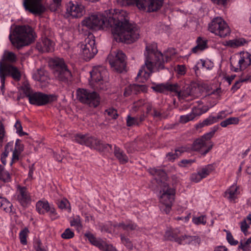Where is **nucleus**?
<instances>
[{
  "label": "nucleus",
  "instance_id": "1",
  "mask_svg": "<svg viewBox=\"0 0 251 251\" xmlns=\"http://www.w3.org/2000/svg\"><path fill=\"white\" fill-rule=\"evenodd\" d=\"M82 25L89 29H100L110 27L117 42L130 44L139 38V30L135 25L129 23L128 14L123 10H111L106 17L102 13H94L82 21Z\"/></svg>",
  "mask_w": 251,
  "mask_h": 251
},
{
  "label": "nucleus",
  "instance_id": "2",
  "mask_svg": "<svg viewBox=\"0 0 251 251\" xmlns=\"http://www.w3.org/2000/svg\"><path fill=\"white\" fill-rule=\"evenodd\" d=\"M155 44H147L146 47L145 64L139 70L137 76L148 77L151 74L159 71L165 68V62H168L171 58L168 52L163 54L156 50Z\"/></svg>",
  "mask_w": 251,
  "mask_h": 251
},
{
  "label": "nucleus",
  "instance_id": "3",
  "mask_svg": "<svg viewBox=\"0 0 251 251\" xmlns=\"http://www.w3.org/2000/svg\"><path fill=\"white\" fill-rule=\"evenodd\" d=\"M36 37L33 29L28 25L17 26L9 35L12 44L18 49L30 44Z\"/></svg>",
  "mask_w": 251,
  "mask_h": 251
},
{
  "label": "nucleus",
  "instance_id": "4",
  "mask_svg": "<svg viewBox=\"0 0 251 251\" xmlns=\"http://www.w3.org/2000/svg\"><path fill=\"white\" fill-rule=\"evenodd\" d=\"M219 126H215L211 128L209 132L196 139L192 145V150L195 151H201V154L203 155L207 154L214 146V143L209 140L214 136Z\"/></svg>",
  "mask_w": 251,
  "mask_h": 251
},
{
  "label": "nucleus",
  "instance_id": "5",
  "mask_svg": "<svg viewBox=\"0 0 251 251\" xmlns=\"http://www.w3.org/2000/svg\"><path fill=\"white\" fill-rule=\"evenodd\" d=\"M92 83L96 89L105 90L108 87V72L103 66H98L93 68L90 72Z\"/></svg>",
  "mask_w": 251,
  "mask_h": 251
},
{
  "label": "nucleus",
  "instance_id": "6",
  "mask_svg": "<svg viewBox=\"0 0 251 251\" xmlns=\"http://www.w3.org/2000/svg\"><path fill=\"white\" fill-rule=\"evenodd\" d=\"M52 65L53 74L56 79L65 83L71 80L72 73L62 58L54 59L52 60Z\"/></svg>",
  "mask_w": 251,
  "mask_h": 251
},
{
  "label": "nucleus",
  "instance_id": "7",
  "mask_svg": "<svg viewBox=\"0 0 251 251\" xmlns=\"http://www.w3.org/2000/svg\"><path fill=\"white\" fill-rule=\"evenodd\" d=\"M160 194V202L162 204L161 209L165 213L168 214L171 210L173 202L174 201L175 190L169 187L166 183L163 182Z\"/></svg>",
  "mask_w": 251,
  "mask_h": 251
},
{
  "label": "nucleus",
  "instance_id": "8",
  "mask_svg": "<svg viewBox=\"0 0 251 251\" xmlns=\"http://www.w3.org/2000/svg\"><path fill=\"white\" fill-rule=\"evenodd\" d=\"M208 30L221 38H224L230 33V29L227 23L221 17L214 18L208 24Z\"/></svg>",
  "mask_w": 251,
  "mask_h": 251
},
{
  "label": "nucleus",
  "instance_id": "9",
  "mask_svg": "<svg viewBox=\"0 0 251 251\" xmlns=\"http://www.w3.org/2000/svg\"><path fill=\"white\" fill-rule=\"evenodd\" d=\"M77 99L81 102L88 104L91 107H96L100 103L99 95L95 91L85 89H78L76 91Z\"/></svg>",
  "mask_w": 251,
  "mask_h": 251
},
{
  "label": "nucleus",
  "instance_id": "10",
  "mask_svg": "<svg viewBox=\"0 0 251 251\" xmlns=\"http://www.w3.org/2000/svg\"><path fill=\"white\" fill-rule=\"evenodd\" d=\"M8 75L11 76L16 81L20 80L21 77V73L17 67L9 64H3L0 62V78L1 89L4 87L5 77Z\"/></svg>",
  "mask_w": 251,
  "mask_h": 251
},
{
  "label": "nucleus",
  "instance_id": "11",
  "mask_svg": "<svg viewBox=\"0 0 251 251\" xmlns=\"http://www.w3.org/2000/svg\"><path fill=\"white\" fill-rule=\"evenodd\" d=\"M107 61L112 68L120 73L125 70L126 66V55L121 50L109 54Z\"/></svg>",
  "mask_w": 251,
  "mask_h": 251
},
{
  "label": "nucleus",
  "instance_id": "12",
  "mask_svg": "<svg viewBox=\"0 0 251 251\" xmlns=\"http://www.w3.org/2000/svg\"><path fill=\"white\" fill-rule=\"evenodd\" d=\"M81 49L84 59L86 61L93 58L98 52L95 46V40L93 35H89L81 45Z\"/></svg>",
  "mask_w": 251,
  "mask_h": 251
},
{
  "label": "nucleus",
  "instance_id": "13",
  "mask_svg": "<svg viewBox=\"0 0 251 251\" xmlns=\"http://www.w3.org/2000/svg\"><path fill=\"white\" fill-rule=\"evenodd\" d=\"M30 104L36 105H44L57 100L55 95H47L40 92L33 93L28 98Z\"/></svg>",
  "mask_w": 251,
  "mask_h": 251
},
{
  "label": "nucleus",
  "instance_id": "14",
  "mask_svg": "<svg viewBox=\"0 0 251 251\" xmlns=\"http://www.w3.org/2000/svg\"><path fill=\"white\" fill-rule=\"evenodd\" d=\"M42 1L43 0H24L23 5L26 11L34 15H40L46 10Z\"/></svg>",
  "mask_w": 251,
  "mask_h": 251
},
{
  "label": "nucleus",
  "instance_id": "15",
  "mask_svg": "<svg viewBox=\"0 0 251 251\" xmlns=\"http://www.w3.org/2000/svg\"><path fill=\"white\" fill-rule=\"evenodd\" d=\"M163 2V0H138L137 7L149 12H154L162 7Z\"/></svg>",
  "mask_w": 251,
  "mask_h": 251
},
{
  "label": "nucleus",
  "instance_id": "16",
  "mask_svg": "<svg viewBox=\"0 0 251 251\" xmlns=\"http://www.w3.org/2000/svg\"><path fill=\"white\" fill-rule=\"evenodd\" d=\"M19 140H17L15 145L16 147L13 150V143L9 142L7 144V145L5 147L4 151L1 154V161L2 163L5 165L6 164V157H7L9 152L12 151V158L11 162L10 163V165H12V164L15 161H17L19 160V155L21 151L20 150L19 148H18V143Z\"/></svg>",
  "mask_w": 251,
  "mask_h": 251
},
{
  "label": "nucleus",
  "instance_id": "17",
  "mask_svg": "<svg viewBox=\"0 0 251 251\" xmlns=\"http://www.w3.org/2000/svg\"><path fill=\"white\" fill-rule=\"evenodd\" d=\"M16 199L23 207H26L31 202V198L26 187L18 185L16 191Z\"/></svg>",
  "mask_w": 251,
  "mask_h": 251
},
{
  "label": "nucleus",
  "instance_id": "18",
  "mask_svg": "<svg viewBox=\"0 0 251 251\" xmlns=\"http://www.w3.org/2000/svg\"><path fill=\"white\" fill-rule=\"evenodd\" d=\"M251 64V54L246 52L240 55L238 61L237 67L233 66L232 63L230 64L231 70L237 72L245 70Z\"/></svg>",
  "mask_w": 251,
  "mask_h": 251
},
{
  "label": "nucleus",
  "instance_id": "19",
  "mask_svg": "<svg viewBox=\"0 0 251 251\" xmlns=\"http://www.w3.org/2000/svg\"><path fill=\"white\" fill-rule=\"evenodd\" d=\"M66 11L73 17L80 18L84 13V7L82 5L69 1L66 4Z\"/></svg>",
  "mask_w": 251,
  "mask_h": 251
},
{
  "label": "nucleus",
  "instance_id": "20",
  "mask_svg": "<svg viewBox=\"0 0 251 251\" xmlns=\"http://www.w3.org/2000/svg\"><path fill=\"white\" fill-rule=\"evenodd\" d=\"M36 49L41 52H52L54 49V43L46 38H42L36 44Z\"/></svg>",
  "mask_w": 251,
  "mask_h": 251
},
{
  "label": "nucleus",
  "instance_id": "21",
  "mask_svg": "<svg viewBox=\"0 0 251 251\" xmlns=\"http://www.w3.org/2000/svg\"><path fill=\"white\" fill-rule=\"evenodd\" d=\"M152 89L156 92L165 93L167 91L174 92L177 91V83L170 84L169 83H162L152 86Z\"/></svg>",
  "mask_w": 251,
  "mask_h": 251
},
{
  "label": "nucleus",
  "instance_id": "22",
  "mask_svg": "<svg viewBox=\"0 0 251 251\" xmlns=\"http://www.w3.org/2000/svg\"><path fill=\"white\" fill-rule=\"evenodd\" d=\"M180 232L178 228L167 230L165 233L164 238L166 240L175 241L178 244L180 243Z\"/></svg>",
  "mask_w": 251,
  "mask_h": 251
},
{
  "label": "nucleus",
  "instance_id": "23",
  "mask_svg": "<svg viewBox=\"0 0 251 251\" xmlns=\"http://www.w3.org/2000/svg\"><path fill=\"white\" fill-rule=\"evenodd\" d=\"M113 227L117 229L121 228L124 230L126 231L136 230L138 227L135 223L130 220H126L125 222L115 223L113 225Z\"/></svg>",
  "mask_w": 251,
  "mask_h": 251
},
{
  "label": "nucleus",
  "instance_id": "24",
  "mask_svg": "<svg viewBox=\"0 0 251 251\" xmlns=\"http://www.w3.org/2000/svg\"><path fill=\"white\" fill-rule=\"evenodd\" d=\"M149 173L155 177L156 182L159 184L162 182L166 178V173L161 169L156 168H150L149 170Z\"/></svg>",
  "mask_w": 251,
  "mask_h": 251
},
{
  "label": "nucleus",
  "instance_id": "25",
  "mask_svg": "<svg viewBox=\"0 0 251 251\" xmlns=\"http://www.w3.org/2000/svg\"><path fill=\"white\" fill-rule=\"evenodd\" d=\"M85 236L87 237L89 242L93 245L96 246L101 250H103L104 247H105V242L100 239L96 238L92 234L90 233H86Z\"/></svg>",
  "mask_w": 251,
  "mask_h": 251
},
{
  "label": "nucleus",
  "instance_id": "26",
  "mask_svg": "<svg viewBox=\"0 0 251 251\" xmlns=\"http://www.w3.org/2000/svg\"><path fill=\"white\" fill-rule=\"evenodd\" d=\"M114 154L121 164H126L128 161V157L124 151L118 147L115 146Z\"/></svg>",
  "mask_w": 251,
  "mask_h": 251
},
{
  "label": "nucleus",
  "instance_id": "27",
  "mask_svg": "<svg viewBox=\"0 0 251 251\" xmlns=\"http://www.w3.org/2000/svg\"><path fill=\"white\" fill-rule=\"evenodd\" d=\"M180 243L179 244H196L199 245L201 242V239L199 237L195 236H187L186 235L181 236Z\"/></svg>",
  "mask_w": 251,
  "mask_h": 251
},
{
  "label": "nucleus",
  "instance_id": "28",
  "mask_svg": "<svg viewBox=\"0 0 251 251\" xmlns=\"http://www.w3.org/2000/svg\"><path fill=\"white\" fill-rule=\"evenodd\" d=\"M237 189L236 186H231L225 192L224 197L230 201H234L238 195Z\"/></svg>",
  "mask_w": 251,
  "mask_h": 251
},
{
  "label": "nucleus",
  "instance_id": "29",
  "mask_svg": "<svg viewBox=\"0 0 251 251\" xmlns=\"http://www.w3.org/2000/svg\"><path fill=\"white\" fill-rule=\"evenodd\" d=\"M33 78L36 81L41 82H48L49 78L46 74V72L41 69H39L34 72L32 75Z\"/></svg>",
  "mask_w": 251,
  "mask_h": 251
},
{
  "label": "nucleus",
  "instance_id": "30",
  "mask_svg": "<svg viewBox=\"0 0 251 251\" xmlns=\"http://www.w3.org/2000/svg\"><path fill=\"white\" fill-rule=\"evenodd\" d=\"M144 85H140L137 84H132L126 87L125 88L124 95L125 97H128L132 93L136 94L142 90Z\"/></svg>",
  "mask_w": 251,
  "mask_h": 251
},
{
  "label": "nucleus",
  "instance_id": "31",
  "mask_svg": "<svg viewBox=\"0 0 251 251\" xmlns=\"http://www.w3.org/2000/svg\"><path fill=\"white\" fill-rule=\"evenodd\" d=\"M50 206L48 201H38L36 204V210L40 214H44L48 211Z\"/></svg>",
  "mask_w": 251,
  "mask_h": 251
},
{
  "label": "nucleus",
  "instance_id": "32",
  "mask_svg": "<svg viewBox=\"0 0 251 251\" xmlns=\"http://www.w3.org/2000/svg\"><path fill=\"white\" fill-rule=\"evenodd\" d=\"M246 43V40L243 38H238L229 40L226 42L225 45L230 48H235L244 45Z\"/></svg>",
  "mask_w": 251,
  "mask_h": 251
},
{
  "label": "nucleus",
  "instance_id": "33",
  "mask_svg": "<svg viewBox=\"0 0 251 251\" xmlns=\"http://www.w3.org/2000/svg\"><path fill=\"white\" fill-rule=\"evenodd\" d=\"M198 103H199L198 106L194 107L192 111L195 117L205 113L209 109L208 106L202 105L201 101H198Z\"/></svg>",
  "mask_w": 251,
  "mask_h": 251
},
{
  "label": "nucleus",
  "instance_id": "34",
  "mask_svg": "<svg viewBox=\"0 0 251 251\" xmlns=\"http://www.w3.org/2000/svg\"><path fill=\"white\" fill-rule=\"evenodd\" d=\"M177 91H174V92L175 93L176 95L179 99H185L191 96V89L189 87L187 88L185 91H181L180 86L177 84Z\"/></svg>",
  "mask_w": 251,
  "mask_h": 251
},
{
  "label": "nucleus",
  "instance_id": "35",
  "mask_svg": "<svg viewBox=\"0 0 251 251\" xmlns=\"http://www.w3.org/2000/svg\"><path fill=\"white\" fill-rule=\"evenodd\" d=\"M185 149L183 147L178 148L175 150V152H170L166 155V158L169 161H173L178 157L181 153L183 152Z\"/></svg>",
  "mask_w": 251,
  "mask_h": 251
},
{
  "label": "nucleus",
  "instance_id": "36",
  "mask_svg": "<svg viewBox=\"0 0 251 251\" xmlns=\"http://www.w3.org/2000/svg\"><path fill=\"white\" fill-rule=\"evenodd\" d=\"M85 145L92 148H97L100 145V141L95 137L88 135Z\"/></svg>",
  "mask_w": 251,
  "mask_h": 251
},
{
  "label": "nucleus",
  "instance_id": "37",
  "mask_svg": "<svg viewBox=\"0 0 251 251\" xmlns=\"http://www.w3.org/2000/svg\"><path fill=\"white\" fill-rule=\"evenodd\" d=\"M0 179L3 182H7L11 180L9 173L5 170L3 166L0 165Z\"/></svg>",
  "mask_w": 251,
  "mask_h": 251
},
{
  "label": "nucleus",
  "instance_id": "38",
  "mask_svg": "<svg viewBox=\"0 0 251 251\" xmlns=\"http://www.w3.org/2000/svg\"><path fill=\"white\" fill-rule=\"evenodd\" d=\"M214 170V167L211 164H209L201 168L198 172L202 178L208 176Z\"/></svg>",
  "mask_w": 251,
  "mask_h": 251
},
{
  "label": "nucleus",
  "instance_id": "39",
  "mask_svg": "<svg viewBox=\"0 0 251 251\" xmlns=\"http://www.w3.org/2000/svg\"><path fill=\"white\" fill-rule=\"evenodd\" d=\"M70 222V225L72 226H74L78 231L81 229V221L79 216L77 215L75 217L72 218Z\"/></svg>",
  "mask_w": 251,
  "mask_h": 251
},
{
  "label": "nucleus",
  "instance_id": "40",
  "mask_svg": "<svg viewBox=\"0 0 251 251\" xmlns=\"http://www.w3.org/2000/svg\"><path fill=\"white\" fill-rule=\"evenodd\" d=\"M216 118L214 116H210L203 120L201 123L197 125L198 128H201L205 126H208L216 123Z\"/></svg>",
  "mask_w": 251,
  "mask_h": 251
},
{
  "label": "nucleus",
  "instance_id": "41",
  "mask_svg": "<svg viewBox=\"0 0 251 251\" xmlns=\"http://www.w3.org/2000/svg\"><path fill=\"white\" fill-rule=\"evenodd\" d=\"M239 123V119L236 117H230L220 123L221 126L226 127L230 125H236Z\"/></svg>",
  "mask_w": 251,
  "mask_h": 251
},
{
  "label": "nucleus",
  "instance_id": "42",
  "mask_svg": "<svg viewBox=\"0 0 251 251\" xmlns=\"http://www.w3.org/2000/svg\"><path fill=\"white\" fill-rule=\"evenodd\" d=\"M251 81V75H247L245 78H240L239 80L235 82L231 87V90L235 92L238 89L241 85V83Z\"/></svg>",
  "mask_w": 251,
  "mask_h": 251
},
{
  "label": "nucleus",
  "instance_id": "43",
  "mask_svg": "<svg viewBox=\"0 0 251 251\" xmlns=\"http://www.w3.org/2000/svg\"><path fill=\"white\" fill-rule=\"evenodd\" d=\"M121 240L122 243L128 249L131 250L133 248V244L130 240L124 234H121L120 235Z\"/></svg>",
  "mask_w": 251,
  "mask_h": 251
},
{
  "label": "nucleus",
  "instance_id": "44",
  "mask_svg": "<svg viewBox=\"0 0 251 251\" xmlns=\"http://www.w3.org/2000/svg\"><path fill=\"white\" fill-rule=\"evenodd\" d=\"M29 232V230L27 228H25L21 230L19 234L20 242L23 245L27 244L26 238Z\"/></svg>",
  "mask_w": 251,
  "mask_h": 251
},
{
  "label": "nucleus",
  "instance_id": "45",
  "mask_svg": "<svg viewBox=\"0 0 251 251\" xmlns=\"http://www.w3.org/2000/svg\"><path fill=\"white\" fill-rule=\"evenodd\" d=\"M126 125L128 126L139 125V118L128 116L126 118Z\"/></svg>",
  "mask_w": 251,
  "mask_h": 251
},
{
  "label": "nucleus",
  "instance_id": "46",
  "mask_svg": "<svg viewBox=\"0 0 251 251\" xmlns=\"http://www.w3.org/2000/svg\"><path fill=\"white\" fill-rule=\"evenodd\" d=\"M88 135H83L81 134H77L74 136V140L78 143L81 145H85L86 138Z\"/></svg>",
  "mask_w": 251,
  "mask_h": 251
},
{
  "label": "nucleus",
  "instance_id": "47",
  "mask_svg": "<svg viewBox=\"0 0 251 251\" xmlns=\"http://www.w3.org/2000/svg\"><path fill=\"white\" fill-rule=\"evenodd\" d=\"M192 221L195 224L197 225L200 224L204 225L206 223V216H201L197 217H194L193 218Z\"/></svg>",
  "mask_w": 251,
  "mask_h": 251
},
{
  "label": "nucleus",
  "instance_id": "48",
  "mask_svg": "<svg viewBox=\"0 0 251 251\" xmlns=\"http://www.w3.org/2000/svg\"><path fill=\"white\" fill-rule=\"evenodd\" d=\"M196 43L198 45H199L201 48L204 50L205 49L207 48V40L203 39L201 37H199L197 38L196 40Z\"/></svg>",
  "mask_w": 251,
  "mask_h": 251
},
{
  "label": "nucleus",
  "instance_id": "49",
  "mask_svg": "<svg viewBox=\"0 0 251 251\" xmlns=\"http://www.w3.org/2000/svg\"><path fill=\"white\" fill-rule=\"evenodd\" d=\"M195 115L192 112L187 115L181 116L180 117V122L181 123H186L187 122L193 120L195 118Z\"/></svg>",
  "mask_w": 251,
  "mask_h": 251
},
{
  "label": "nucleus",
  "instance_id": "50",
  "mask_svg": "<svg viewBox=\"0 0 251 251\" xmlns=\"http://www.w3.org/2000/svg\"><path fill=\"white\" fill-rule=\"evenodd\" d=\"M22 88L25 96L28 98L33 93L29 84L27 83H24L22 86Z\"/></svg>",
  "mask_w": 251,
  "mask_h": 251
},
{
  "label": "nucleus",
  "instance_id": "51",
  "mask_svg": "<svg viewBox=\"0 0 251 251\" xmlns=\"http://www.w3.org/2000/svg\"><path fill=\"white\" fill-rule=\"evenodd\" d=\"M105 114H107L113 119H116L118 116L117 110L114 108H109L106 109L105 111Z\"/></svg>",
  "mask_w": 251,
  "mask_h": 251
},
{
  "label": "nucleus",
  "instance_id": "52",
  "mask_svg": "<svg viewBox=\"0 0 251 251\" xmlns=\"http://www.w3.org/2000/svg\"><path fill=\"white\" fill-rule=\"evenodd\" d=\"M145 104H146V102L145 100H140L134 102L132 107V110L133 112H136L141 106L144 105Z\"/></svg>",
  "mask_w": 251,
  "mask_h": 251
},
{
  "label": "nucleus",
  "instance_id": "53",
  "mask_svg": "<svg viewBox=\"0 0 251 251\" xmlns=\"http://www.w3.org/2000/svg\"><path fill=\"white\" fill-rule=\"evenodd\" d=\"M114 224H113L111 222H109L107 224L101 226V230L102 231L110 233L113 229L112 227L114 228L113 227ZM115 229L116 228H115Z\"/></svg>",
  "mask_w": 251,
  "mask_h": 251
},
{
  "label": "nucleus",
  "instance_id": "54",
  "mask_svg": "<svg viewBox=\"0 0 251 251\" xmlns=\"http://www.w3.org/2000/svg\"><path fill=\"white\" fill-rule=\"evenodd\" d=\"M74 236V233L70 228H67L61 234L62 238L64 239H70Z\"/></svg>",
  "mask_w": 251,
  "mask_h": 251
},
{
  "label": "nucleus",
  "instance_id": "55",
  "mask_svg": "<svg viewBox=\"0 0 251 251\" xmlns=\"http://www.w3.org/2000/svg\"><path fill=\"white\" fill-rule=\"evenodd\" d=\"M5 58L6 60L14 62L16 61V56L15 53L12 52H7L5 53Z\"/></svg>",
  "mask_w": 251,
  "mask_h": 251
},
{
  "label": "nucleus",
  "instance_id": "56",
  "mask_svg": "<svg viewBox=\"0 0 251 251\" xmlns=\"http://www.w3.org/2000/svg\"><path fill=\"white\" fill-rule=\"evenodd\" d=\"M12 204L9 201H7L1 208L6 212L11 213L13 212L12 208Z\"/></svg>",
  "mask_w": 251,
  "mask_h": 251
},
{
  "label": "nucleus",
  "instance_id": "57",
  "mask_svg": "<svg viewBox=\"0 0 251 251\" xmlns=\"http://www.w3.org/2000/svg\"><path fill=\"white\" fill-rule=\"evenodd\" d=\"M226 239L228 242L231 245H236L238 243V241L234 240L232 235L229 231H227L226 233Z\"/></svg>",
  "mask_w": 251,
  "mask_h": 251
},
{
  "label": "nucleus",
  "instance_id": "58",
  "mask_svg": "<svg viewBox=\"0 0 251 251\" xmlns=\"http://www.w3.org/2000/svg\"><path fill=\"white\" fill-rule=\"evenodd\" d=\"M249 227L250 226L247 223L246 220L245 219L240 223L241 230L244 233L245 235H247L248 229L249 228Z\"/></svg>",
  "mask_w": 251,
  "mask_h": 251
},
{
  "label": "nucleus",
  "instance_id": "59",
  "mask_svg": "<svg viewBox=\"0 0 251 251\" xmlns=\"http://www.w3.org/2000/svg\"><path fill=\"white\" fill-rule=\"evenodd\" d=\"M138 0H118V2L122 5H131L135 3L137 6Z\"/></svg>",
  "mask_w": 251,
  "mask_h": 251
},
{
  "label": "nucleus",
  "instance_id": "60",
  "mask_svg": "<svg viewBox=\"0 0 251 251\" xmlns=\"http://www.w3.org/2000/svg\"><path fill=\"white\" fill-rule=\"evenodd\" d=\"M238 249H241L244 251H250L251 247L246 241L243 243L242 241L240 242V245L238 246Z\"/></svg>",
  "mask_w": 251,
  "mask_h": 251
},
{
  "label": "nucleus",
  "instance_id": "61",
  "mask_svg": "<svg viewBox=\"0 0 251 251\" xmlns=\"http://www.w3.org/2000/svg\"><path fill=\"white\" fill-rule=\"evenodd\" d=\"M202 179L199 172L192 174L190 176L191 180L196 183L199 182Z\"/></svg>",
  "mask_w": 251,
  "mask_h": 251
},
{
  "label": "nucleus",
  "instance_id": "62",
  "mask_svg": "<svg viewBox=\"0 0 251 251\" xmlns=\"http://www.w3.org/2000/svg\"><path fill=\"white\" fill-rule=\"evenodd\" d=\"M47 213H49V215L52 220H55L58 217L55 209L53 207L50 206Z\"/></svg>",
  "mask_w": 251,
  "mask_h": 251
},
{
  "label": "nucleus",
  "instance_id": "63",
  "mask_svg": "<svg viewBox=\"0 0 251 251\" xmlns=\"http://www.w3.org/2000/svg\"><path fill=\"white\" fill-rule=\"evenodd\" d=\"M69 205V201L67 199H63L59 201L58 202V206L60 209L67 208L68 205Z\"/></svg>",
  "mask_w": 251,
  "mask_h": 251
},
{
  "label": "nucleus",
  "instance_id": "64",
  "mask_svg": "<svg viewBox=\"0 0 251 251\" xmlns=\"http://www.w3.org/2000/svg\"><path fill=\"white\" fill-rule=\"evenodd\" d=\"M227 116V114L225 111H222L220 112L217 116H214L216 118V122H217L219 120H222L224 119Z\"/></svg>",
  "mask_w": 251,
  "mask_h": 251
}]
</instances>
